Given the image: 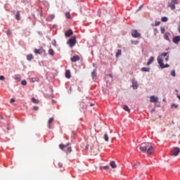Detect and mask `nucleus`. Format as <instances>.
<instances>
[{
  "label": "nucleus",
  "mask_w": 180,
  "mask_h": 180,
  "mask_svg": "<svg viewBox=\"0 0 180 180\" xmlns=\"http://www.w3.org/2000/svg\"><path fill=\"white\" fill-rule=\"evenodd\" d=\"M165 58V61H168L169 60V56H168V53H162L160 56L158 57V63L159 64L160 68L164 69V68H168L169 67V65L166 64L164 65V58Z\"/></svg>",
  "instance_id": "f257e3e1"
},
{
  "label": "nucleus",
  "mask_w": 180,
  "mask_h": 180,
  "mask_svg": "<svg viewBox=\"0 0 180 180\" xmlns=\"http://www.w3.org/2000/svg\"><path fill=\"white\" fill-rule=\"evenodd\" d=\"M140 150L142 153H147L150 155L154 153V146L150 143H142L140 145Z\"/></svg>",
  "instance_id": "f03ea898"
},
{
  "label": "nucleus",
  "mask_w": 180,
  "mask_h": 180,
  "mask_svg": "<svg viewBox=\"0 0 180 180\" xmlns=\"http://www.w3.org/2000/svg\"><path fill=\"white\" fill-rule=\"evenodd\" d=\"M68 44H69V46L72 49V47H74V46H75V44H77V37H72V38H70L69 39V41H68Z\"/></svg>",
  "instance_id": "7ed1b4c3"
},
{
  "label": "nucleus",
  "mask_w": 180,
  "mask_h": 180,
  "mask_svg": "<svg viewBox=\"0 0 180 180\" xmlns=\"http://www.w3.org/2000/svg\"><path fill=\"white\" fill-rule=\"evenodd\" d=\"M179 153H180V148L178 147H175L173 148V150L170 151V155H172V157H176V155H178Z\"/></svg>",
  "instance_id": "20e7f679"
},
{
  "label": "nucleus",
  "mask_w": 180,
  "mask_h": 180,
  "mask_svg": "<svg viewBox=\"0 0 180 180\" xmlns=\"http://www.w3.org/2000/svg\"><path fill=\"white\" fill-rule=\"evenodd\" d=\"M175 5H178V0H172V1L168 4V6L171 8L172 11L175 9Z\"/></svg>",
  "instance_id": "39448f33"
},
{
  "label": "nucleus",
  "mask_w": 180,
  "mask_h": 180,
  "mask_svg": "<svg viewBox=\"0 0 180 180\" xmlns=\"http://www.w3.org/2000/svg\"><path fill=\"white\" fill-rule=\"evenodd\" d=\"M131 36L132 37H140V36H141V34H140V33H139V32L137 31V30H134L131 32Z\"/></svg>",
  "instance_id": "423d86ee"
},
{
  "label": "nucleus",
  "mask_w": 180,
  "mask_h": 180,
  "mask_svg": "<svg viewBox=\"0 0 180 180\" xmlns=\"http://www.w3.org/2000/svg\"><path fill=\"white\" fill-rule=\"evenodd\" d=\"M79 60H80V58L77 55H75L70 58V61H72V63H77V61H79Z\"/></svg>",
  "instance_id": "0eeeda50"
},
{
  "label": "nucleus",
  "mask_w": 180,
  "mask_h": 180,
  "mask_svg": "<svg viewBox=\"0 0 180 180\" xmlns=\"http://www.w3.org/2000/svg\"><path fill=\"white\" fill-rule=\"evenodd\" d=\"M131 82L133 89H137V88H139V84H137V81H136L135 79H132Z\"/></svg>",
  "instance_id": "6e6552de"
},
{
  "label": "nucleus",
  "mask_w": 180,
  "mask_h": 180,
  "mask_svg": "<svg viewBox=\"0 0 180 180\" xmlns=\"http://www.w3.org/2000/svg\"><path fill=\"white\" fill-rule=\"evenodd\" d=\"M150 101L152 103H155V102H158V97L155 96H152L150 98Z\"/></svg>",
  "instance_id": "1a4fd4ad"
},
{
  "label": "nucleus",
  "mask_w": 180,
  "mask_h": 180,
  "mask_svg": "<svg viewBox=\"0 0 180 180\" xmlns=\"http://www.w3.org/2000/svg\"><path fill=\"white\" fill-rule=\"evenodd\" d=\"M180 41V37L176 36L173 38V43H175V44H178Z\"/></svg>",
  "instance_id": "9d476101"
},
{
  "label": "nucleus",
  "mask_w": 180,
  "mask_h": 180,
  "mask_svg": "<svg viewBox=\"0 0 180 180\" xmlns=\"http://www.w3.org/2000/svg\"><path fill=\"white\" fill-rule=\"evenodd\" d=\"M72 30H68L65 33V35L66 36V37H70V36H72Z\"/></svg>",
  "instance_id": "9b49d317"
},
{
  "label": "nucleus",
  "mask_w": 180,
  "mask_h": 180,
  "mask_svg": "<svg viewBox=\"0 0 180 180\" xmlns=\"http://www.w3.org/2000/svg\"><path fill=\"white\" fill-rule=\"evenodd\" d=\"M53 122H54V118H53V117L49 118V120H48V124H49L48 127H49V129H51V124L53 123Z\"/></svg>",
  "instance_id": "f8f14e48"
},
{
  "label": "nucleus",
  "mask_w": 180,
  "mask_h": 180,
  "mask_svg": "<svg viewBox=\"0 0 180 180\" xmlns=\"http://www.w3.org/2000/svg\"><path fill=\"white\" fill-rule=\"evenodd\" d=\"M153 63H154V56H151L147 63V65H150V64H153Z\"/></svg>",
  "instance_id": "ddd939ff"
},
{
  "label": "nucleus",
  "mask_w": 180,
  "mask_h": 180,
  "mask_svg": "<svg viewBox=\"0 0 180 180\" xmlns=\"http://www.w3.org/2000/svg\"><path fill=\"white\" fill-rule=\"evenodd\" d=\"M65 77L70 79L71 78V71L70 70H68L65 72Z\"/></svg>",
  "instance_id": "4468645a"
},
{
  "label": "nucleus",
  "mask_w": 180,
  "mask_h": 180,
  "mask_svg": "<svg viewBox=\"0 0 180 180\" xmlns=\"http://www.w3.org/2000/svg\"><path fill=\"white\" fill-rule=\"evenodd\" d=\"M34 53H35V54H41V53H43V49H34Z\"/></svg>",
  "instance_id": "2eb2a0df"
},
{
  "label": "nucleus",
  "mask_w": 180,
  "mask_h": 180,
  "mask_svg": "<svg viewBox=\"0 0 180 180\" xmlns=\"http://www.w3.org/2000/svg\"><path fill=\"white\" fill-rule=\"evenodd\" d=\"M15 19L17 20H20V11H17L15 14Z\"/></svg>",
  "instance_id": "dca6fc26"
},
{
  "label": "nucleus",
  "mask_w": 180,
  "mask_h": 180,
  "mask_svg": "<svg viewBox=\"0 0 180 180\" xmlns=\"http://www.w3.org/2000/svg\"><path fill=\"white\" fill-rule=\"evenodd\" d=\"M110 165L112 168H116L117 167V165H116V162H115V161L110 162Z\"/></svg>",
  "instance_id": "f3484780"
},
{
  "label": "nucleus",
  "mask_w": 180,
  "mask_h": 180,
  "mask_svg": "<svg viewBox=\"0 0 180 180\" xmlns=\"http://www.w3.org/2000/svg\"><path fill=\"white\" fill-rule=\"evenodd\" d=\"M15 79L17 81V82H20V75H15Z\"/></svg>",
  "instance_id": "a211bd4d"
},
{
  "label": "nucleus",
  "mask_w": 180,
  "mask_h": 180,
  "mask_svg": "<svg viewBox=\"0 0 180 180\" xmlns=\"http://www.w3.org/2000/svg\"><path fill=\"white\" fill-rule=\"evenodd\" d=\"M27 60L28 61H32V60H33V55L32 54H29L27 56Z\"/></svg>",
  "instance_id": "6ab92c4d"
},
{
  "label": "nucleus",
  "mask_w": 180,
  "mask_h": 180,
  "mask_svg": "<svg viewBox=\"0 0 180 180\" xmlns=\"http://www.w3.org/2000/svg\"><path fill=\"white\" fill-rule=\"evenodd\" d=\"M123 109L126 112H128L129 113H130V108H129V106L125 105H124Z\"/></svg>",
  "instance_id": "aec40b11"
},
{
  "label": "nucleus",
  "mask_w": 180,
  "mask_h": 180,
  "mask_svg": "<svg viewBox=\"0 0 180 180\" xmlns=\"http://www.w3.org/2000/svg\"><path fill=\"white\" fill-rule=\"evenodd\" d=\"M65 147H68V143L67 145H64V144L59 145V148H60V150H64V148H65Z\"/></svg>",
  "instance_id": "412c9836"
},
{
  "label": "nucleus",
  "mask_w": 180,
  "mask_h": 180,
  "mask_svg": "<svg viewBox=\"0 0 180 180\" xmlns=\"http://www.w3.org/2000/svg\"><path fill=\"white\" fill-rule=\"evenodd\" d=\"M141 71H143L145 72H150V68H142Z\"/></svg>",
  "instance_id": "4be33fe9"
},
{
  "label": "nucleus",
  "mask_w": 180,
  "mask_h": 180,
  "mask_svg": "<svg viewBox=\"0 0 180 180\" xmlns=\"http://www.w3.org/2000/svg\"><path fill=\"white\" fill-rule=\"evenodd\" d=\"M103 139L105 141H109V136H108V134H104Z\"/></svg>",
  "instance_id": "5701e85b"
},
{
  "label": "nucleus",
  "mask_w": 180,
  "mask_h": 180,
  "mask_svg": "<svg viewBox=\"0 0 180 180\" xmlns=\"http://www.w3.org/2000/svg\"><path fill=\"white\" fill-rule=\"evenodd\" d=\"M56 167H58V168H63V163L60 162H56Z\"/></svg>",
  "instance_id": "b1692460"
},
{
  "label": "nucleus",
  "mask_w": 180,
  "mask_h": 180,
  "mask_svg": "<svg viewBox=\"0 0 180 180\" xmlns=\"http://www.w3.org/2000/svg\"><path fill=\"white\" fill-rule=\"evenodd\" d=\"M49 56H54V51L52 49H49Z\"/></svg>",
  "instance_id": "393cba45"
},
{
  "label": "nucleus",
  "mask_w": 180,
  "mask_h": 180,
  "mask_svg": "<svg viewBox=\"0 0 180 180\" xmlns=\"http://www.w3.org/2000/svg\"><path fill=\"white\" fill-rule=\"evenodd\" d=\"M118 56H122V50L121 49H118L116 53V57H117Z\"/></svg>",
  "instance_id": "a878e982"
},
{
  "label": "nucleus",
  "mask_w": 180,
  "mask_h": 180,
  "mask_svg": "<svg viewBox=\"0 0 180 180\" xmlns=\"http://www.w3.org/2000/svg\"><path fill=\"white\" fill-rule=\"evenodd\" d=\"M169 33H166L165 34V39H166V40H167L168 41H169Z\"/></svg>",
  "instance_id": "bb28decb"
},
{
  "label": "nucleus",
  "mask_w": 180,
  "mask_h": 180,
  "mask_svg": "<svg viewBox=\"0 0 180 180\" xmlns=\"http://www.w3.org/2000/svg\"><path fill=\"white\" fill-rule=\"evenodd\" d=\"M139 165H140V162H136L134 165L133 168H134V169L139 168Z\"/></svg>",
  "instance_id": "cd10ccee"
},
{
  "label": "nucleus",
  "mask_w": 180,
  "mask_h": 180,
  "mask_svg": "<svg viewBox=\"0 0 180 180\" xmlns=\"http://www.w3.org/2000/svg\"><path fill=\"white\" fill-rule=\"evenodd\" d=\"M91 76L93 77V78H95V77H96V70H94L91 72Z\"/></svg>",
  "instance_id": "c85d7f7f"
},
{
  "label": "nucleus",
  "mask_w": 180,
  "mask_h": 180,
  "mask_svg": "<svg viewBox=\"0 0 180 180\" xmlns=\"http://www.w3.org/2000/svg\"><path fill=\"white\" fill-rule=\"evenodd\" d=\"M100 169H109V166H101Z\"/></svg>",
  "instance_id": "c756f323"
},
{
  "label": "nucleus",
  "mask_w": 180,
  "mask_h": 180,
  "mask_svg": "<svg viewBox=\"0 0 180 180\" xmlns=\"http://www.w3.org/2000/svg\"><path fill=\"white\" fill-rule=\"evenodd\" d=\"M160 31L162 34L165 33V28L164 27H160Z\"/></svg>",
  "instance_id": "7c9ffc66"
},
{
  "label": "nucleus",
  "mask_w": 180,
  "mask_h": 180,
  "mask_svg": "<svg viewBox=\"0 0 180 180\" xmlns=\"http://www.w3.org/2000/svg\"><path fill=\"white\" fill-rule=\"evenodd\" d=\"M32 101L33 103H39V100H37L34 98H32Z\"/></svg>",
  "instance_id": "2f4dec72"
},
{
  "label": "nucleus",
  "mask_w": 180,
  "mask_h": 180,
  "mask_svg": "<svg viewBox=\"0 0 180 180\" xmlns=\"http://www.w3.org/2000/svg\"><path fill=\"white\" fill-rule=\"evenodd\" d=\"M161 20H162V22H167V21H168V18H167V17H162V19H161Z\"/></svg>",
  "instance_id": "473e14b6"
},
{
  "label": "nucleus",
  "mask_w": 180,
  "mask_h": 180,
  "mask_svg": "<svg viewBox=\"0 0 180 180\" xmlns=\"http://www.w3.org/2000/svg\"><path fill=\"white\" fill-rule=\"evenodd\" d=\"M170 75H172V77H176V75L175 73V70H172L171 72Z\"/></svg>",
  "instance_id": "72a5a7b5"
},
{
  "label": "nucleus",
  "mask_w": 180,
  "mask_h": 180,
  "mask_svg": "<svg viewBox=\"0 0 180 180\" xmlns=\"http://www.w3.org/2000/svg\"><path fill=\"white\" fill-rule=\"evenodd\" d=\"M65 16L68 19H71V14L70 13H66Z\"/></svg>",
  "instance_id": "f704fd0d"
},
{
  "label": "nucleus",
  "mask_w": 180,
  "mask_h": 180,
  "mask_svg": "<svg viewBox=\"0 0 180 180\" xmlns=\"http://www.w3.org/2000/svg\"><path fill=\"white\" fill-rule=\"evenodd\" d=\"M6 34L7 36H11L12 34V32H11V30H8L6 32Z\"/></svg>",
  "instance_id": "c9c22d12"
},
{
  "label": "nucleus",
  "mask_w": 180,
  "mask_h": 180,
  "mask_svg": "<svg viewBox=\"0 0 180 180\" xmlns=\"http://www.w3.org/2000/svg\"><path fill=\"white\" fill-rule=\"evenodd\" d=\"M21 84H22V85H27V82H26V80H22V81L21 82Z\"/></svg>",
  "instance_id": "e433bc0d"
},
{
  "label": "nucleus",
  "mask_w": 180,
  "mask_h": 180,
  "mask_svg": "<svg viewBox=\"0 0 180 180\" xmlns=\"http://www.w3.org/2000/svg\"><path fill=\"white\" fill-rule=\"evenodd\" d=\"M172 108H175V109H176V108H178V104H175V103H174V104H172Z\"/></svg>",
  "instance_id": "4c0bfd02"
},
{
  "label": "nucleus",
  "mask_w": 180,
  "mask_h": 180,
  "mask_svg": "<svg viewBox=\"0 0 180 180\" xmlns=\"http://www.w3.org/2000/svg\"><path fill=\"white\" fill-rule=\"evenodd\" d=\"M161 24V22L160 21H156L155 22V26H160V25Z\"/></svg>",
  "instance_id": "58836bf2"
},
{
  "label": "nucleus",
  "mask_w": 180,
  "mask_h": 180,
  "mask_svg": "<svg viewBox=\"0 0 180 180\" xmlns=\"http://www.w3.org/2000/svg\"><path fill=\"white\" fill-rule=\"evenodd\" d=\"M53 45L55 47H57V42L56 41L55 39L53 40Z\"/></svg>",
  "instance_id": "ea45409f"
},
{
  "label": "nucleus",
  "mask_w": 180,
  "mask_h": 180,
  "mask_svg": "<svg viewBox=\"0 0 180 180\" xmlns=\"http://www.w3.org/2000/svg\"><path fill=\"white\" fill-rule=\"evenodd\" d=\"M67 151H68V153H71V151H72L71 147L68 148Z\"/></svg>",
  "instance_id": "a19ab883"
},
{
  "label": "nucleus",
  "mask_w": 180,
  "mask_h": 180,
  "mask_svg": "<svg viewBox=\"0 0 180 180\" xmlns=\"http://www.w3.org/2000/svg\"><path fill=\"white\" fill-rule=\"evenodd\" d=\"M4 79H5V77H4V76H0V80L1 81H4Z\"/></svg>",
  "instance_id": "79ce46f5"
},
{
  "label": "nucleus",
  "mask_w": 180,
  "mask_h": 180,
  "mask_svg": "<svg viewBox=\"0 0 180 180\" xmlns=\"http://www.w3.org/2000/svg\"><path fill=\"white\" fill-rule=\"evenodd\" d=\"M33 109H34V110H39V107H37V106H34V107H33Z\"/></svg>",
  "instance_id": "37998d69"
},
{
  "label": "nucleus",
  "mask_w": 180,
  "mask_h": 180,
  "mask_svg": "<svg viewBox=\"0 0 180 180\" xmlns=\"http://www.w3.org/2000/svg\"><path fill=\"white\" fill-rule=\"evenodd\" d=\"M31 82H35L36 78H32L30 79Z\"/></svg>",
  "instance_id": "c03bdc74"
},
{
  "label": "nucleus",
  "mask_w": 180,
  "mask_h": 180,
  "mask_svg": "<svg viewBox=\"0 0 180 180\" xmlns=\"http://www.w3.org/2000/svg\"><path fill=\"white\" fill-rule=\"evenodd\" d=\"M13 102H15V99L14 98H11V103H13Z\"/></svg>",
  "instance_id": "a18cd8bd"
},
{
  "label": "nucleus",
  "mask_w": 180,
  "mask_h": 180,
  "mask_svg": "<svg viewBox=\"0 0 180 180\" xmlns=\"http://www.w3.org/2000/svg\"><path fill=\"white\" fill-rule=\"evenodd\" d=\"M154 32H155V33H158V30H157V28H155V29L154 30Z\"/></svg>",
  "instance_id": "49530a36"
},
{
  "label": "nucleus",
  "mask_w": 180,
  "mask_h": 180,
  "mask_svg": "<svg viewBox=\"0 0 180 180\" xmlns=\"http://www.w3.org/2000/svg\"><path fill=\"white\" fill-rule=\"evenodd\" d=\"M110 78H113V75L112 74L108 75Z\"/></svg>",
  "instance_id": "de8ad7c7"
},
{
  "label": "nucleus",
  "mask_w": 180,
  "mask_h": 180,
  "mask_svg": "<svg viewBox=\"0 0 180 180\" xmlns=\"http://www.w3.org/2000/svg\"><path fill=\"white\" fill-rule=\"evenodd\" d=\"M51 18H52V19H53V18H54V15H51Z\"/></svg>",
  "instance_id": "09e8293b"
},
{
  "label": "nucleus",
  "mask_w": 180,
  "mask_h": 180,
  "mask_svg": "<svg viewBox=\"0 0 180 180\" xmlns=\"http://www.w3.org/2000/svg\"><path fill=\"white\" fill-rule=\"evenodd\" d=\"M86 150H88V146H86Z\"/></svg>",
  "instance_id": "8fccbe9b"
},
{
  "label": "nucleus",
  "mask_w": 180,
  "mask_h": 180,
  "mask_svg": "<svg viewBox=\"0 0 180 180\" xmlns=\"http://www.w3.org/2000/svg\"><path fill=\"white\" fill-rule=\"evenodd\" d=\"M139 41H136V44H138Z\"/></svg>",
  "instance_id": "3c124183"
}]
</instances>
